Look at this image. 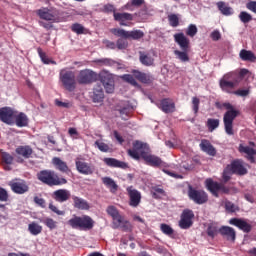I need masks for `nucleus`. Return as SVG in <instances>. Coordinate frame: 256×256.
I'll return each mask as SVG.
<instances>
[{"label":"nucleus","instance_id":"1","mask_svg":"<svg viewBox=\"0 0 256 256\" xmlns=\"http://www.w3.org/2000/svg\"><path fill=\"white\" fill-rule=\"evenodd\" d=\"M37 179L44 185H48V187L67 185V179L59 177L53 170H41L37 173Z\"/></svg>","mask_w":256,"mask_h":256},{"label":"nucleus","instance_id":"2","mask_svg":"<svg viewBox=\"0 0 256 256\" xmlns=\"http://www.w3.org/2000/svg\"><path fill=\"white\" fill-rule=\"evenodd\" d=\"M222 107L227 109L223 116L225 133L227 135H235V132L233 131V121L239 117L241 112L235 109V107L229 102L223 103Z\"/></svg>","mask_w":256,"mask_h":256},{"label":"nucleus","instance_id":"3","mask_svg":"<svg viewBox=\"0 0 256 256\" xmlns=\"http://www.w3.org/2000/svg\"><path fill=\"white\" fill-rule=\"evenodd\" d=\"M67 225L72 229H78L79 231H91V229L95 227V220L89 215H74L68 220Z\"/></svg>","mask_w":256,"mask_h":256},{"label":"nucleus","instance_id":"4","mask_svg":"<svg viewBox=\"0 0 256 256\" xmlns=\"http://www.w3.org/2000/svg\"><path fill=\"white\" fill-rule=\"evenodd\" d=\"M174 41L179 45L181 50H175L174 55L179 59L182 63H188L189 59V54H187V51H189V45L190 41L189 38L185 36L183 33H177L174 34Z\"/></svg>","mask_w":256,"mask_h":256},{"label":"nucleus","instance_id":"5","mask_svg":"<svg viewBox=\"0 0 256 256\" xmlns=\"http://www.w3.org/2000/svg\"><path fill=\"white\" fill-rule=\"evenodd\" d=\"M59 80L66 91L73 93V91L77 89V76L74 71L67 68L61 69L59 73Z\"/></svg>","mask_w":256,"mask_h":256},{"label":"nucleus","instance_id":"6","mask_svg":"<svg viewBox=\"0 0 256 256\" xmlns=\"http://www.w3.org/2000/svg\"><path fill=\"white\" fill-rule=\"evenodd\" d=\"M248 73H249V70H247L245 68L241 69L240 71L235 70L232 72H228L223 75V77L220 79L219 82L228 81L229 82L228 86L233 87L234 85H239V83H241V81H243V78Z\"/></svg>","mask_w":256,"mask_h":256},{"label":"nucleus","instance_id":"7","mask_svg":"<svg viewBox=\"0 0 256 256\" xmlns=\"http://www.w3.org/2000/svg\"><path fill=\"white\" fill-rule=\"evenodd\" d=\"M205 185L206 189H208L214 197H219V193L223 195H229V193H231V190L229 187L225 186V183L213 181L211 178L206 179Z\"/></svg>","mask_w":256,"mask_h":256},{"label":"nucleus","instance_id":"8","mask_svg":"<svg viewBox=\"0 0 256 256\" xmlns=\"http://www.w3.org/2000/svg\"><path fill=\"white\" fill-rule=\"evenodd\" d=\"M116 37H123L124 39H133L139 41L145 37V33L141 30L127 31L125 29L114 28L111 31Z\"/></svg>","mask_w":256,"mask_h":256},{"label":"nucleus","instance_id":"9","mask_svg":"<svg viewBox=\"0 0 256 256\" xmlns=\"http://www.w3.org/2000/svg\"><path fill=\"white\" fill-rule=\"evenodd\" d=\"M188 197L190 201L196 203V205H204L209 201V196L204 190H197L193 186H188Z\"/></svg>","mask_w":256,"mask_h":256},{"label":"nucleus","instance_id":"10","mask_svg":"<svg viewBox=\"0 0 256 256\" xmlns=\"http://www.w3.org/2000/svg\"><path fill=\"white\" fill-rule=\"evenodd\" d=\"M228 83H233V82H219V87L224 93H228V95H236L237 97H247L250 93L249 89H238L235 90L239 87V84H235L234 86H229Z\"/></svg>","mask_w":256,"mask_h":256},{"label":"nucleus","instance_id":"11","mask_svg":"<svg viewBox=\"0 0 256 256\" xmlns=\"http://www.w3.org/2000/svg\"><path fill=\"white\" fill-rule=\"evenodd\" d=\"M75 166L80 175H93L95 173V166L89 162H85V159L81 157L75 159Z\"/></svg>","mask_w":256,"mask_h":256},{"label":"nucleus","instance_id":"12","mask_svg":"<svg viewBox=\"0 0 256 256\" xmlns=\"http://www.w3.org/2000/svg\"><path fill=\"white\" fill-rule=\"evenodd\" d=\"M143 151H149V145H147V143L136 140L133 143V149L128 150V155L132 157V159L139 161V159H141V153H143Z\"/></svg>","mask_w":256,"mask_h":256},{"label":"nucleus","instance_id":"13","mask_svg":"<svg viewBox=\"0 0 256 256\" xmlns=\"http://www.w3.org/2000/svg\"><path fill=\"white\" fill-rule=\"evenodd\" d=\"M95 81H97V74L89 69L81 70L77 77L79 85H89V83H93Z\"/></svg>","mask_w":256,"mask_h":256},{"label":"nucleus","instance_id":"14","mask_svg":"<svg viewBox=\"0 0 256 256\" xmlns=\"http://www.w3.org/2000/svg\"><path fill=\"white\" fill-rule=\"evenodd\" d=\"M9 187L11 188V191L13 193H16V195H24V193H27L29 191V185H27V182L25 180H12L8 183Z\"/></svg>","mask_w":256,"mask_h":256},{"label":"nucleus","instance_id":"15","mask_svg":"<svg viewBox=\"0 0 256 256\" xmlns=\"http://www.w3.org/2000/svg\"><path fill=\"white\" fill-rule=\"evenodd\" d=\"M194 217H195V214L193 213V210H189V209L183 210L181 214V219L179 221L180 229H190L191 227H193Z\"/></svg>","mask_w":256,"mask_h":256},{"label":"nucleus","instance_id":"16","mask_svg":"<svg viewBox=\"0 0 256 256\" xmlns=\"http://www.w3.org/2000/svg\"><path fill=\"white\" fill-rule=\"evenodd\" d=\"M15 153L19 156L17 158V163H24V159H31L33 155V148L29 145L18 146L15 149Z\"/></svg>","mask_w":256,"mask_h":256},{"label":"nucleus","instance_id":"17","mask_svg":"<svg viewBox=\"0 0 256 256\" xmlns=\"http://www.w3.org/2000/svg\"><path fill=\"white\" fill-rule=\"evenodd\" d=\"M229 225L237 227L240 231H243V233H251V231H253V226L243 218H231Z\"/></svg>","mask_w":256,"mask_h":256},{"label":"nucleus","instance_id":"18","mask_svg":"<svg viewBox=\"0 0 256 256\" xmlns=\"http://www.w3.org/2000/svg\"><path fill=\"white\" fill-rule=\"evenodd\" d=\"M126 191L128 193L130 207H139L141 204V192L133 188V186L127 187Z\"/></svg>","mask_w":256,"mask_h":256},{"label":"nucleus","instance_id":"19","mask_svg":"<svg viewBox=\"0 0 256 256\" xmlns=\"http://www.w3.org/2000/svg\"><path fill=\"white\" fill-rule=\"evenodd\" d=\"M150 150L142 151L141 157L146 161L147 165L151 167H161L163 160L160 157L149 153Z\"/></svg>","mask_w":256,"mask_h":256},{"label":"nucleus","instance_id":"20","mask_svg":"<svg viewBox=\"0 0 256 256\" xmlns=\"http://www.w3.org/2000/svg\"><path fill=\"white\" fill-rule=\"evenodd\" d=\"M15 117V111L11 107L0 108V121L6 125H13V119Z\"/></svg>","mask_w":256,"mask_h":256},{"label":"nucleus","instance_id":"21","mask_svg":"<svg viewBox=\"0 0 256 256\" xmlns=\"http://www.w3.org/2000/svg\"><path fill=\"white\" fill-rule=\"evenodd\" d=\"M52 165L56 169V171L64 173V175H69V173H71V168H69L67 162L63 161L59 157L52 158Z\"/></svg>","mask_w":256,"mask_h":256},{"label":"nucleus","instance_id":"22","mask_svg":"<svg viewBox=\"0 0 256 256\" xmlns=\"http://www.w3.org/2000/svg\"><path fill=\"white\" fill-rule=\"evenodd\" d=\"M219 233L222 237H225L227 241H231L232 243H235V239H237V232L235 231V228L231 226H221L219 228Z\"/></svg>","mask_w":256,"mask_h":256},{"label":"nucleus","instance_id":"23","mask_svg":"<svg viewBox=\"0 0 256 256\" xmlns=\"http://www.w3.org/2000/svg\"><path fill=\"white\" fill-rule=\"evenodd\" d=\"M52 199L57 203H65L71 199V192L67 189H58L53 192Z\"/></svg>","mask_w":256,"mask_h":256},{"label":"nucleus","instance_id":"24","mask_svg":"<svg viewBox=\"0 0 256 256\" xmlns=\"http://www.w3.org/2000/svg\"><path fill=\"white\" fill-rule=\"evenodd\" d=\"M199 147L203 153H206V155H209L210 157H215V155H217V149L211 144V141L207 139H202Z\"/></svg>","mask_w":256,"mask_h":256},{"label":"nucleus","instance_id":"25","mask_svg":"<svg viewBox=\"0 0 256 256\" xmlns=\"http://www.w3.org/2000/svg\"><path fill=\"white\" fill-rule=\"evenodd\" d=\"M102 85L106 91V93H113L115 91V80L113 76L110 74L103 75L101 77Z\"/></svg>","mask_w":256,"mask_h":256},{"label":"nucleus","instance_id":"26","mask_svg":"<svg viewBox=\"0 0 256 256\" xmlns=\"http://www.w3.org/2000/svg\"><path fill=\"white\" fill-rule=\"evenodd\" d=\"M139 61L145 67H153V65H155V58H153L150 52L140 51Z\"/></svg>","mask_w":256,"mask_h":256},{"label":"nucleus","instance_id":"27","mask_svg":"<svg viewBox=\"0 0 256 256\" xmlns=\"http://www.w3.org/2000/svg\"><path fill=\"white\" fill-rule=\"evenodd\" d=\"M158 107L163 113H175V102L169 98L162 99Z\"/></svg>","mask_w":256,"mask_h":256},{"label":"nucleus","instance_id":"28","mask_svg":"<svg viewBox=\"0 0 256 256\" xmlns=\"http://www.w3.org/2000/svg\"><path fill=\"white\" fill-rule=\"evenodd\" d=\"M72 200L74 209H79L80 211H89L91 208L89 202L79 196H72Z\"/></svg>","mask_w":256,"mask_h":256},{"label":"nucleus","instance_id":"29","mask_svg":"<svg viewBox=\"0 0 256 256\" xmlns=\"http://www.w3.org/2000/svg\"><path fill=\"white\" fill-rule=\"evenodd\" d=\"M114 20L118 21L122 27H127V21H133V14L114 12Z\"/></svg>","mask_w":256,"mask_h":256},{"label":"nucleus","instance_id":"30","mask_svg":"<svg viewBox=\"0 0 256 256\" xmlns=\"http://www.w3.org/2000/svg\"><path fill=\"white\" fill-rule=\"evenodd\" d=\"M229 167L234 175H247V168L243 166L241 160L233 161Z\"/></svg>","mask_w":256,"mask_h":256},{"label":"nucleus","instance_id":"31","mask_svg":"<svg viewBox=\"0 0 256 256\" xmlns=\"http://www.w3.org/2000/svg\"><path fill=\"white\" fill-rule=\"evenodd\" d=\"M106 213L112 217L113 225H119L122 221V215L119 213V210L115 206H108Z\"/></svg>","mask_w":256,"mask_h":256},{"label":"nucleus","instance_id":"32","mask_svg":"<svg viewBox=\"0 0 256 256\" xmlns=\"http://www.w3.org/2000/svg\"><path fill=\"white\" fill-rule=\"evenodd\" d=\"M132 73H133L135 79L140 81V83H145V84L153 83V76H151L150 74L143 73L138 70H133Z\"/></svg>","mask_w":256,"mask_h":256},{"label":"nucleus","instance_id":"33","mask_svg":"<svg viewBox=\"0 0 256 256\" xmlns=\"http://www.w3.org/2000/svg\"><path fill=\"white\" fill-rule=\"evenodd\" d=\"M103 161L105 165H107L108 167H115L118 169H127V163L123 161H119L115 158H104Z\"/></svg>","mask_w":256,"mask_h":256},{"label":"nucleus","instance_id":"34","mask_svg":"<svg viewBox=\"0 0 256 256\" xmlns=\"http://www.w3.org/2000/svg\"><path fill=\"white\" fill-rule=\"evenodd\" d=\"M218 10L220 11L221 14H223L225 17H229L231 15H233L234 11L233 9L230 7L229 4L223 2V1H219L216 3Z\"/></svg>","mask_w":256,"mask_h":256},{"label":"nucleus","instance_id":"35","mask_svg":"<svg viewBox=\"0 0 256 256\" xmlns=\"http://www.w3.org/2000/svg\"><path fill=\"white\" fill-rule=\"evenodd\" d=\"M113 229H122L125 233L133 231V225L122 216V220L119 224H113Z\"/></svg>","mask_w":256,"mask_h":256},{"label":"nucleus","instance_id":"36","mask_svg":"<svg viewBox=\"0 0 256 256\" xmlns=\"http://www.w3.org/2000/svg\"><path fill=\"white\" fill-rule=\"evenodd\" d=\"M239 57L242 61H249L250 63H255L256 56L251 50L242 49L239 53Z\"/></svg>","mask_w":256,"mask_h":256},{"label":"nucleus","instance_id":"37","mask_svg":"<svg viewBox=\"0 0 256 256\" xmlns=\"http://www.w3.org/2000/svg\"><path fill=\"white\" fill-rule=\"evenodd\" d=\"M15 123L17 127H27V125H29V118L27 117V114L20 112L15 116Z\"/></svg>","mask_w":256,"mask_h":256},{"label":"nucleus","instance_id":"38","mask_svg":"<svg viewBox=\"0 0 256 256\" xmlns=\"http://www.w3.org/2000/svg\"><path fill=\"white\" fill-rule=\"evenodd\" d=\"M102 183L110 189L111 193H117V190L119 189V186L117 183H115V180H113L111 177H104L102 178Z\"/></svg>","mask_w":256,"mask_h":256},{"label":"nucleus","instance_id":"39","mask_svg":"<svg viewBox=\"0 0 256 256\" xmlns=\"http://www.w3.org/2000/svg\"><path fill=\"white\" fill-rule=\"evenodd\" d=\"M105 97L103 88L101 86H96L93 90L92 99L94 103H101Z\"/></svg>","mask_w":256,"mask_h":256},{"label":"nucleus","instance_id":"40","mask_svg":"<svg viewBox=\"0 0 256 256\" xmlns=\"http://www.w3.org/2000/svg\"><path fill=\"white\" fill-rule=\"evenodd\" d=\"M241 153H246L248 161L250 163H255V155H256V150L249 147V146H244L240 148Z\"/></svg>","mask_w":256,"mask_h":256},{"label":"nucleus","instance_id":"41","mask_svg":"<svg viewBox=\"0 0 256 256\" xmlns=\"http://www.w3.org/2000/svg\"><path fill=\"white\" fill-rule=\"evenodd\" d=\"M28 231L34 236L41 235V233H43V226L39 225L37 222H32L28 225Z\"/></svg>","mask_w":256,"mask_h":256},{"label":"nucleus","instance_id":"42","mask_svg":"<svg viewBox=\"0 0 256 256\" xmlns=\"http://www.w3.org/2000/svg\"><path fill=\"white\" fill-rule=\"evenodd\" d=\"M70 29L73 33H76V35H87V33H89V30L79 23L72 24Z\"/></svg>","mask_w":256,"mask_h":256},{"label":"nucleus","instance_id":"43","mask_svg":"<svg viewBox=\"0 0 256 256\" xmlns=\"http://www.w3.org/2000/svg\"><path fill=\"white\" fill-rule=\"evenodd\" d=\"M37 53L44 65H57V62L55 60H51L49 59V57H47V54L43 52V49L37 48Z\"/></svg>","mask_w":256,"mask_h":256},{"label":"nucleus","instance_id":"44","mask_svg":"<svg viewBox=\"0 0 256 256\" xmlns=\"http://www.w3.org/2000/svg\"><path fill=\"white\" fill-rule=\"evenodd\" d=\"M220 120L215 118H209L206 122V127L210 133H213L215 129L219 128Z\"/></svg>","mask_w":256,"mask_h":256},{"label":"nucleus","instance_id":"45","mask_svg":"<svg viewBox=\"0 0 256 256\" xmlns=\"http://www.w3.org/2000/svg\"><path fill=\"white\" fill-rule=\"evenodd\" d=\"M206 233L211 239H215L217 233H219V226L217 223H210L207 227Z\"/></svg>","mask_w":256,"mask_h":256},{"label":"nucleus","instance_id":"46","mask_svg":"<svg viewBox=\"0 0 256 256\" xmlns=\"http://www.w3.org/2000/svg\"><path fill=\"white\" fill-rule=\"evenodd\" d=\"M38 15L40 19H44V21H55V14L49 10H39Z\"/></svg>","mask_w":256,"mask_h":256},{"label":"nucleus","instance_id":"47","mask_svg":"<svg viewBox=\"0 0 256 256\" xmlns=\"http://www.w3.org/2000/svg\"><path fill=\"white\" fill-rule=\"evenodd\" d=\"M224 208L227 213H237V211H239V206L229 200L224 202Z\"/></svg>","mask_w":256,"mask_h":256},{"label":"nucleus","instance_id":"48","mask_svg":"<svg viewBox=\"0 0 256 256\" xmlns=\"http://www.w3.org/2000/svg\"><path fill=\"white\" fill-rule=\"evenodd\" d=\"M117 111L119 112L121 119L127 121V117H129V113H131V106L127 104L122 108H118Z\"/></svg>","mask_w":256,"mask_h":256},{"label":"nucleus","instance_id":"49","mask_svg":"<svg viewBox=\"0 0 256 256\" xmlns=\"http://www.w3.org/2000/svg\"><path fill=\"white\" fill-rule=\"evenodd\" d=\"M160 231H162L164 235H167V237H171L175 233V230L166 223L160 224Z\"/></svg>","mask_w":256,"mask_h":256},{"label":"nucleus","instance_id":"50","mask_svg":"<svg viewBox=\"0 0 256 256\" xmlns=\"http://www.w3.org/2000/svg\"><path fill=\"white\" fill-rule=\"evenodd\" d=\"M239 19L242 23L247 24L251 23L253 21V16L249 14L248 12L242 11L239 14Z\"/></svg>","mask_w":256,"mask_h":256},{"label":"nucleus","instance_id":"51","mask_svg":"<svg viewBox=\"0 0 256 256\" xmlns=\"http://www.w3.org/2000/svg\"><path fill=\"white\" fill-rule=\"evenodd\" d=\"M2 162L5 163V165H13L14 157L9 154V152H3L1 154Z\"/></svg>","mask_w":256,"mask_h":256},{"label":"nucleus","instance_id":"52","mask_svg":"<svg viewBox=\"0 0 256 256\" xmlns=\"http://www.w3.org/2000/svg\"><path fill=\"white\" fill-rule=\"evenodd\" d=\"M123 79V81H125L126 83H130V85H133V87H137L138 83L137 80H135V75H131V74H124L121 77Z\"/></svg>","mask_w":256,"mask_h":256},{"label":"nucleus","instance_id":"53","mask_svg":"<svg viewBox=\"0 0 256 256\" xmlns=\"http://www.w3.org/2000/svg\"><path fill=\"white\" fill-rule=\"evenodd\" d=\"M129 38H123L121 37L120 39L117 40L116 42V47L119 50L127 49L129 47V42L127 41Z\"/></svg>","mask_w":256,"mask_h":256},{"label":"nucleus","instance_id":"54","mask_svg":"<svg viewBox=\"0 0 256 256\" xmlns=\"http://www.w3.org/2000/svg\"><path fill=\"white\" fill-rule=\"evenodd\" d=\"M233 174V171L231 170V167L228 165L222 174V179L224 183H228L231 180V175Z\"/></svg>","mask_w":256,"mask_h":256},{"label":"nucleus","instance_id":"55","mask_svg":"<svg viewBox=\"0 0 256 256\" xmlns=\"http://www.w3.org/2000/svg\"><path fill=\"white\" fill-rule=\"evenodd\" d=\"M44 225L53 231V229H57V221L53 220V218H46L43 220Z\"/></svg>","mask_w":256,"mask_h":256},{"label":"nucleus","instance_id":"56","mask_svg":"<svg viewBox=\"0 0 256 256\" xmlns=\"http://www.w3.org/2000/svg\"><path fill=\"white\" fill-rule=\"evenodd\" d=\"M168 21L171 27H179V17L176 14L169 15Z\"/></svg>","mask_w":256,"mask_h":256},{"label":"nucleus","instance_id":"57","mask_svg":"<svg viewBox=\"0 0 256 256\" xmlns=\"http://www.w3.org/2000/svg\"><path fill=\"white\" fill-rule=\"evenodd\" d=\"M201 100L198 97H192V111L197 115L199 113V105Z\"/></svg>","mask_w":256,"mask_h":256},{"label":"nucleus","instance_id":"58","mask_svg":"<svg viewBox=\"0 0 256 256\" xmlns=\"http://www.w3.org/2000/svg\"><path fill=\"white\" fill-rule=\"evenodd\" d=\"M197 31V26L195 24H190L186 30V35H188V37H195Z\"/></svg>","mask_w":256,"mask_h":256},{"label":"nucleus","instance_id":"59","mask_svg":"<svg viewBox=\"0 0 256 256\" xmlns=\"http://www.w3.org/2000/svg\"><path fill=\"white\" fill-rule=\"evenodd\" d=\"M95 145L98 147L99 151H102V153H107V151H109V145L105 142L96 141Z\"/></svg>","mask_w":256,"mask_h":256},{"label":"nucleus","instance_id":"60","mask_svg":"<svg viewBox=\"0 0 256 256\" xmlns=\"http://www.w3.org/2000/svg\"><path fill=\"white\" fill-rule=\"evenodd\" d=\"M95 63H98L100 65H106L107 67H111V65H113L114 62L109 58H103V59L95 60Z\"/></svg>","mask_w":256,"mask_h":256},{"label":"nucleus","instance_id":"61","mask_svg":"<svg viewBox=\"0 0 256 256\" xmlns=\"http://www.w3.org/2000/svg\"><path fill=\"white\" fill-rule=\"evenodd\" d=\"M115 11H116L115 6L112 4H106L103 7L104 13H113V15H115V13H116Z\"/></svg>","mask_w":256,"mask_h":256},{"label":"nucleus","instance_id":"62","mask_svg":"<svg viewBox=\"0 0 256 256\" xmlns=\"http://www.w3.org/2000/svg\"><path fill=\"white\" fill-rule=\"evenodd\" d=\"M0 201H9V193H7V190L0 187Z\"/></svg>","mask_w":256,"mask_h":256},{"label":"nucleus","instance_id":"63","mask_svg":"<svg viewBox=\"0 0 256 256\" xmlns=\"http://www.w3.org/2000/svg\"><path fill=\"white\" fill-rule=\"evenodd\" d=\"M103 45H105V47L107 49H117V44L115 42H112L110 40L104 39L102 41Z\"/></svg>","mask_w":256,"mask_h":256},{"label":"nucleus","instance_id":"64","mask_svg":"<svg viewBox=\"0 0 256 256\" xmlns=\"http://www.w3.org/2000/svg\"><path fill=\"white\" fill-rule=\"evenodd\" d=\"M246 9L252 11V13H256V1H250L246 4Z\"/></svg>","mask_w":256,"mask_h":256}]
</instances>
